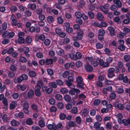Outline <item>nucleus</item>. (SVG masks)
I'll return each instance as SVG.
<instances>
[{
    "label": "nucleus",
    "instance_id": "obj_1",
    "mask_svg": "<svg viewBox=\"0 0 130 130\" xmlns=\"http://www.w3.org/2000/svg\"><path fill=\"white\" fill-rule=\"evenodd\" d=\"M76 82L77 84V87L82 89L85 88V84L83 83V79L81 76H78L76 78Z\"/></svg>",
    "mask_w": 130,
    "mask_h": 130
},
{
    "label": "nucleus",
    "instance_id": "obj_2",
    "mask_svg": "<svg viewBox=\"0 0 130 130\" xmlns=\"http://www.w3.org/2000/svg\"><path fill=\"white\" fill-rule=\"evenodd\" d=\"M34 91L31 89H30L28 90L27 94L26 93H24L23 96L25 99H31L34 96Z\"/></svg>",
    "mask_w": 130,
    "mask_h": 130
},
{
    "label": "nucleus",
    "instance_id": "obj_3",
    "mask_svg": "<svg viewBox=\"0 0 130 130\" xmlns=\"http://www.w3.org/2000/svg\"><path fill=\"white\" fill-rule=\"evenodd\" d=\"M109 5L106 4L104 5H101L99 7V9L102 12L105 14H107L109 11Z\"/></svg>",
    "mask_w": 130,
    "mask_h": 130
},
{
    "label": "nucleus",
    "instance_id": "obj_4",
    "mask_svg": "<svg viewBox=\"0 0 130 130\" xmlns=\"http://www.w3.org/2000/svg\"><path fill=\"white\" fill-rule=\"evenodd\" d=\"M115 69L113 68L109 69L108 70L107 75L109 78H111L115 76L114 73L115 71Z\"/></svg>",
    "mask_w": 130,
    "mask_h": 130
},
{
    "label": "nucleus",
    "instance_id": "obj_5",
    "mask_svg": "<svg viewBox=\"0 0 130 130\" xmlns=\"http://www.w3.org/2000/svg\"><path fill=\"white\" fill-rule=\"evenodd\" d=\"M28 78V76L26 74H23L17 78V82L19 83H21L23 80H27Z\"/></svg>",
    "mask_w": 130,
    "mask_h": 130
},
{
    "label": "nucleus",
    "instance_id": "obj_6",
    "mask_svg": "<svg viewBox=\"0 0 130 130\" xmlns=\"http://www.w3.org/2000/svg\"><path fill=\"white\" fill-rule=\"evenodd\" d=\"M56 52L57 54L60 56H63L64 55V51L59 47L56 48Z\"/></svg>",
    "mask_w": 130,
    "mask_h": 130
},
{
    "label": "nucleus",
    "instance_id": "obj_7",
    "mask_svg": "<svg viewBox=\"0 0 130 130\" xmlns=\"http://www.w3.org/2000/svg\"><path fill=\"white\" fill-rule=\"evenodd\" d=\"M107 62H104L102 59H100L99 60V65L104 68L107 67L109 66V64Z\"/></svg>",
    "mask_w": 130,
    "mask_h": 130
},
{
    "label": "nucleus",
    "instance_id": "obj_8",
    "mask_svg": "<svg viewBox=\"0 0 130 130\" xmlns=\"http://www.w3.org/2000/svg\"><path fill=\"white\" fill-rule=\"evenodd\" d=\"M80 92V91L79 90L75 88L69 91V93L70 94L72 95H75L76 93L78 94Z\"/></svg>",
    "mask_w": 130,
    "mask_h": 130
},
{
    "label": "nucleus",
    "instance_id": "obj_9",
    "mask_svg": "<svg viewBox=\"0 0 130 130\" xmlns=\"http://www.w3.org/2000/svg\"><path fill=\"white\" fill-rule=\"evenodd\" d=\"M85 70L88 72H91L93 70L92 67L87 63L85 65Z\"/></svg>",
    "mask_w": 130,
    "mask_h": 130
},
{
    "label": "nucleus",
    "instance_id": "obj_10",
    "mask_svg": "<svg viewBox=\"0 0 130 130\" xmlns=\"http://www.w3.org/2000/svg\"><path fill=\"white\" fill-rule=\"evenodd\" d=\"M27 87V86L25 84L19 85L17 86V88L19 90H21L24 91L26 89Z\"/></svg>",
    "mask_w": 130,
    "mask_h": 130
},
{
    "label": "nucleus",
    "instance_id": "obj_11",
    "mask_svg": "<svg viewBox=\"0 0 130 130\" xmlns=\"http://www.w3.org/2000/svg\"><path fill=\"white\" fill-rule=\"evenodd\" d=\"M116 118H117V120L119 123H122V119L123 118L122 115L121 113H118L116 115Z\"/></svg>",
    "mask_w": 130,
    "mask_h": 130
},
{
    "label": "nucleus",
    "instance_id": "obj_12",
    "mask_svg": "<svg viewBox=\"0 0 130 130\" xmlns=\"http://www.w3.org/2000/svg\"><path fill=\"white\" fill-rule=\"evenodd\" d=\"M11 24L14 26H15L17 23V21L15 19L14 15L12 14L11 16Z\"/></svg>",
    "mask_w": 130,
    "mask_h": 130
},
{
    "label": "nucleus",
    "instance_id": "obj_13",
    "mask_svg": "<svg viewBox=\"0 0 130 130\" xmlns=\"http://www.w3.org/2000/svg\"><path fill=\"white\" fill-rule=\"evenodd\" d=\"M36 5L35 4H30L28 5L27 7L32 10H35L36 8Z\"/></svg>",
    "mask_w": 130,
    "mask_h": 130
},
{
    "label": "nucleus",
    "instance_id": "obj_14",
    "mask_svg": "<svg viewBox=\"0 0 130 130\" xmlns=\"http://www.w3.org/2000/svg\"><path fill=\"white\" fill-rule=\"evenodd\" d=\"M96 17L97 19L100 21H102L103 20L104 17L101 13H98Z\"/></svg>",
    "mask_w": 130,
    "mask_h": 130
},
{
    "label": "nucleus",
    "instance_id": "obj_15",
    "mask_svg": "<svg viewBox=\"0 0 130 130\" xmlns=\"http://www.w3.org/2000/svg\"><path fill=\"white\" fill-rule=\"evenodd\" d=\"M39 125L41 127H44L45 126V123L43 118H41L38 122Z\"/></svg>",
    "mask_w": 130,
    "mask_h": 130
},
{
    "label": "nucleus",
    "instance_id": "obj_16",
    "mask_svg": "<svg viewBox=\"0 0 130 130\" xmlns=\"http://www.w3.org/2000/svg\"><path fill=\"white\" fill-rule=\"evenodd\" d=\"M113 1L114 3L116 4L118 7H121L122 3L120 0H113Z\"/></svg>",
    "mask_w": 130,
    "mask_h": 130
},
{
    "label": "nucleus",
    "instance_id": "obj_17",
    "mask_svg": "<svg viewBox=\"0 0 130 130\" xmlns=\"http://www.w3.org/2000/svg\"><path fill=\"white\" fill-rule=\"evenodd\" d=\"M75 124V122H74L72 121H70L68 123L67 128L68 129H70V127H72L74 126Z\"/></svg>",
    "mask_w": 130,
    "mask_h": 130
},
{
    "label": "nucleus",
    "instance_id": "obj_18",
    "mask_svg": "<svg viewBox=\"0 0 130 130\" xmlns=\"http://www.w3.org/2000/svg\"><path fill=\"white\" fill-rule=\"evenodd\" d=\"M11 125L13 126H18L19 124V122L14 119L12 120L11 121Z\"/></svg>",
    "mask_w": 130,
    "mask_h": 130
},
{
    "label": "nucleus",
    "instance_id": "obj_19",
    "mask_svg": "<svg viewBox=\"0 0 130 130\" xmlns=\"http://www.w3.org/2000/svg\"><path fill=\"white\" fill-rule=\"evenodd\" d=\"M82 57V55L81 53L79 52H77L75 54V60H76L77 59H80Z\"/></svg>",
    "mask_w": 130,
    "mask_h": 130
},
{
    "label": "nucleus",
    "instance_id": "obj_20",
    "mask_svg": "<svg viewBox=\"0 0 130 130\" xmlns=\"http://www.w3.org/2000/svg\"><path fill=\"white\" fill-rule=\"evenodd\" d=\"M130 119H124L122 120V123L125 125H127L129 124L130 123Z\"/></svg>",
    "mask_w": 130,
    "mask_h": 130
},
{
    "label": "nucleus",
    "instance_id": "obj_21",
    "mask_svg": "<svg viewBox=\"0 0 130 130\" xmlns=\"http://www.w3.org/2000/svg\"><path fill=\"white\" fill-rule=\"evenodd\" d=\"M48 84L49 86L52 88H56L57 87V85L55 82L50 83Z\"/></svg>",
    "mask_w": 130,
    "mask_h": 130
},
{
    "label": "nucleus",
    "instance_id": "obj_22",
    "mask_svg": "<svg viewBox=\"0 0 130 130\" xmlns=\"http://www.w3.org/2000/svg\"><path fill=\"white\" fill-rule=\"evenodd\" d=\"M69 72L67 71H65L62 74V76L64 78H67L69 76Z\"/></svg>",
    "mask_w": 130,
    "mask_h": 130
},
{
    "label": "nucleus",
    "instance_id": "obj_23",
    "mask_svg": "<svg viewBox=\"0 0 130 130\" xmlns=\"http://www.w3.org/2000/svg\"><path fill=\"white\" fill-rule=\"evenodd\" d=\"M35 12L37 14L39 15L42 14L43 10L41 8H38L35 10Z\"/></svg>",
    "mask_w": 130,
    "mask_h": 130
},
{
    "label": "nucleus",
    "instance_id": "obj_24",
    "mask_svg": "<svg viewBox=\"0 0 130 130\" xmlns=\"http://www.w3.org/2000/svg\"><path fill=\"white\" fill-rule=\"evenodd\" d=\"M75 14L76 17L77 18L80 19L83 16V15L79 11H77L75 13Z\"/></svg>",
    "mask_w": 130,
    "mask_h": 130
},
{
    "label": "nucleus",
    "instance_id": "obj_25",
    "mask_svg": "<svg viewBox=\"0 0 130 130\" xmlns=\"http://www.w3.org/2000/svg\"><path fill=\"white\" fill-rule=\"evenodd\" d=\"M16 105V103L15 101L12 102L10 104V109H14Z\"/></svg>",
    "mask_w": 130,
    "mask_h": 130
},
{
    "label": "nucleus",
    "instance_id": "obj_26",
    "mask_svg": "<svg viewBox=\"0 0 130 130\" xmlns=\"http://www.w3.org/2000/svg\"><path fill=\"white\" fill-rule=\"evenodd\" d=\"M113 20L115 22L118 23H121V22L120 19L118 17H114L113 18Z\"/></svg>",
    "mask_w": 130,
    "mask_h": 130
},
{
    "label": "nucleus",
    "instance_id": "obj_27",
    "mask_svg": "<svg viewBox=\"0 0 130 130\" xmlns=\"http://www.w3.org/2000/svg\"><path fill=\"white\" fill-rule=\"evenodd\" d=\"M108 29L109 30L111 35H113L114 33L115 29L111 26H110L108 28Z\"/></svg>",
    "mask_w": 130,
    "mask_h": 130
},
{
    "label": "nucleus",
    "instance_id": "obj_28",
    "mask_svg": "<svg viewBox=\"0 0 130 130\" xmlns=\"http://www.w3.org/2000/svg\"><path fill=\"white\" fill-rule=\"evenodd\" d=\"M2 119L4 122H6L8 121V118L7 115L6 114H4L2 117Z\"/></svg>",
    "mask_w": 130,
    "mask_h": 130
},
{
    "label": "nucleus",
    "instance_id": "obj_29",
    "mask_svg": "<svg viewBox=\"0 0 130 130\" xmlns=\"http://www.w3.org/2000/svg\"><path fill=\"white\" fill-rule=\"evenodd\" d=\"M64 99L66 101L69 102L71 100V98L69 95L66 94L64 96Z\"/></svg>",
    "mask_w": 130,
    "mask_h": 130
},
{
    "label": "nucleus",
    "instance_id": "obj_30",
    "mask_svg": "<svg viewBox=\"0 0 130 130\" xmlns=\"http://www.w3.org/2000/svg\"><path fill=\"white\" fill-rule=\"evenodd\" d=\"M47 20L48 23H51L54 21V19L53 17L51 16H49L48 17Z\"/></svg>",
    "mask_w": 130,
    "mask_h": 130
},
{
    "label": "nucleus",
    "instance_id": "obj_31",
    "mask_svg": "<svg viewBox=\"0 0 130 130\" xmlns=\"http://www.w3.org/2000/svg\"><path fill=\"white\" fill-rule=\"evenodd\" d=\"M55 128L56 129L58 130H59L60 129L62 128V125L61 123H59L56 126L55 125H54Z\"/></svg>",
    "mask_w": 130,
    "mask_h": 130
},
{
    "label": "nucleus",
    "instance_id": "obj_32",
    "mask_svg": "<svg viewBox=\"0 0 130 130\" xmlns=\"http://www.w3.org/2000/svg\"><path fill=\"white\" fill-rule=\"evenodd\" d=\"M24 13L25 16L29 17L31 16V12L28 10H27L25 11Z\"/></svg>",
    "mask_w": 130,
    "mask_h": 130
},
{
    "label": "nucleus",
    "instance_id": "obj_33",
    "mask_svg": "<svg viewBox=\"0 0 130 130\" xmlns=\"http://www.w3.org/2000/svg\"><path fill=\"white\" fill-rule=\"evenodd\" d=\"M29 75L31 77H35L36 75V73L34 71H29Z\"/></svg>",
    "mask_w": 130,
    "mask_h": 130
},
{
    "label": "nucleus",
    "instance_id": "obj_34",
    "mask_svg": "<svg viewBox=\"0 0 130 130\" xmlns=\"http://www.w3.org/2000/svg\"><path fill=\"white\" fill-rule=\"evenodd\" d=\"M110 8L111 10L114 11H117L118 9V7L115 5H113L111 6Z\"/></svg>",
    "mask_w": 130,
    "mask_h": 130
},
{
    "label": "nucleus",
    "instance_id": "obj_35",
    "mask_svg": "<svg viewBox=\"0 0 130 130\" xmlns=\"http://www.w3.org/2000/svg\"><path fill=\"white\" fill-rule=\"evenodd\" d=\"M26 123L28 125H31L32 124L33 122L31 119L28 118L26 120Z\"/></svg>",
    "mask_w": 130,
    "mask_h": 130
},
{
    "label": "nucleus",
    "instance_id": "obj_36",
    "mask_svg": "<svg viewBox=\"0 0 130 130\" xmlns=\"http://www.w3.org/2000/svg\"><path fill=\"white\" fill-rule=\"evenodd\" d=\"M45 63L46 64L51 65L53 63V60L51 59H46Z\"/></svg>",
    "mask_w": 130,
    "mask_h": 130
},
{
    "label": "nucleus",
    "instance_id": "obj_37",
    "mask_svg": "<svg viewBox=\"0 0 130 130\" xmlns=\"http://www.w3.org/2000/svg\"><path fill=\"white\" fill-rule=\"evenodd\" d=\"M32 41V38L31 37H28L25 39V41L27 43H30Z\"/></svg>",
    "mask_w": 130,
    "mask_h": 130
},
{
    "label": "nucleus",
    "instance_id": "obj_38",
    "mask_svg": "<svg viewBox=\"0 0 130 130\" xmlns=\"http://www.w3.org/2000/svg\"><path fill=\"white\" fill-rule=\"evenodd\" d=\"M75 121L77 124H80L82 121L81 118L79 116L76 117V118Z\"/></svg>",
    "mask_w": 130,
    "mask_h": 130
},
{
    "label": "nucleus",
    "instance_id": "obj_39",
    "mask_svg": "<svg viewBox=\"0 0 130 130\" xmlns=\"http://www.w3.org/2000/svg\"><path fill=\"white\" fill-rule=\"evenodd\" d=\"M8 75L9 78H12L15 76L14 73L12 71H9L8 73Z\"/></svg>",
    "mask_w": 130,
    "mask_h": 130
},
{
    "label": "nucleus",
    "instance_id": "obj_40",
    "mask_svg": "<svg viewBox=\"0 0 130 130\" xmlns=\"http://www.w3.org/2000/svg\"><path fill=\"white\" fill-rule=\"evenodd\" d=\"M88 15L90 19H93L94 17V15L93 13L91 11H89L88 12Z\"/></svg>",
    "mask_w": 130,
    "mask_h": 130
},
{
    "label": "nucleus",
    "instance_id": "obj_41",
    "mask_svg": "<svg viewBox=\"0 0 130 130\" xmlns=\"http://www.w3.org/2000/svg\"><path fill=\"white\" fill-rule=\"evenodd\" d=\"M19 60L22 62L25 63L27 62L26 59L24 57L21 56L19 58Z\"/></svg>",
    "mask_w": 130,
    "mask_h": 130
},
{
    "label": "nucleus",
    "instance_id": "obj_42",
    "mask_svg": "<svg viewBox=\"0 0 130 130\" xmlns=\"http://www.w3.org/2000/svg\"><path fill=\"white\" fill-rule=\"evenodd\" d=\"M101 123L98 122H96L94 124V128L97 129L99 128L100 126Z\"/></svg>",
    "mask_w": 130,
    "mask_h": 130
},
{
    "label": "nucleus",
    "instance_id": "obj_43",
    "mask_svg": "<svg viewBox=\"0 0 130 130\" xmlns=\"http://www.w3.org/2000/svg\"><path fill=\"white\" fill-rule=\"evenodd\" d=\"M123 59L125 61L127 62L130 59V56L129 55H125L124 56Z\"/></svg>",
    "mask_w": 130,
    "mask_h": 130
},
{
    "label": "nucleus",
    "instance_id": "obj_44",
    "mask_svg": "<svg viewBox=\"0 0 130 130\" xmlns=\"http://www.w3.org/2000/svg\"><path fill=\"white\" fill-rule=\"evenodd\" d=\"M55 98L57 100L61 101L62 99V96L60 94H57L55 96Z\"/></svg>",
    "mask_w": 130,
    "mask_h": 130
},
{
    "label": "nucleus",
    "instance_id": "obj_45",
    "mask_svg": "<svg viewBox=\"0 0 130 130\" xmlns=\"http://www.w3.org/2000/svg\"><path fill=\"white\" fill-rule=\"evenodd\" d=\"M82 63L80 61H77L76 63V66L78 68L81 67L82 66Z\"/></svg>",
    "mask_w": 130,
    "mask_h": 130
},
{
    "label": "nucleus",
    "instance_id": "obj_46",
    "mask_svg": "<svg viewBox=\"0 0 130 130\" xmlns=\"http://www.w3.org/2000/svg\"><path fill=\"white\" fill-rule=\"evenodd\" d=\"M85 59L87 61H89L91 63L94 60L93 58L91 57H87L85 58Z\"/></svg>",
    "mask_w": 130,
    "mask_h": 130
},
{
    "label": "nucleus",
    "instance_id": "obj_47",
    "mask_svg": "<svg viewBox=\"0 0 130 130\" xmlns=\"http://www.w3.org/2000/svg\"><path fill=\"white\" fill-rule=\"evenodd\" d=\"M47 127L48 129H53V130H56L55 128L54 125H53L51 124H48L47 126Z\"/></svg>",
    "mask_w": 130,
    "mask_h": 130
},
{
    "label": "nucleus",
    "instance_id": "obj_48",
    "mask_svg": "<svg viewBox=\"0 0 130 130\" xmlns=\"http://www.w3.org/2000/svg\"><path fill=\"white\" fill-rule=\"evenodd\" d=\"M123 90L122 88H118L116 89V92L118 93H123Z\"/></svg>",
    "mask_w": 130,
    "mask_h": 130
},
{
    "label": "nucleus",
    "instance_id": "obj_49",
    "mask_svg": "<svg viewBox=\"0 0 130 130\" xmlns=\"http://www.w3.org/2000/svg\"><path fill=\"white\" fill-rule=\"evenodd\" d=\"M99 35L103 36L105 34L104 31L102 29H100L99 30Z\"/></svg>",
    "mask_w": 130,
    "mask_h": 130
},
{
    "label": "nucleus",
    "instance_id": "obj_50",
    "mask_svg": "<svg viewBox=\"0 0 130 130\" xmlns=\"http://www.w3.org/2000/svg\"><path fill=\"white\" fill-rule=\"evenodd\" d=\"M47 71L48 74L50 76L52 75L54 73L53 71L51 69H47Z\"/></svg>",
    "mask_w": 130,
    "mask_h": 130
},
{
    "label": "nucleus",
    "instance_id": "obj_51",
    "mask_svg": "<svg viewBox=\"0 0 130 130\" xmlns=\"http://www.w3.org/2000/svg\"><path fill=\"white\" fill-rule=\"evenodd\" d=\"M68 90L65 88H62L60 90V91L62 94L67 93L68 92Z\"/></svg>",
    "mask_w": 130,
    "mask_h": 130
},
{
    "label": "nucleus",
    "instance_id": "obj_52",
    "mask_svg": "<svg viewBox=\"0 0 130 130\" xmlns=\"http://www.w3.org/2000/svg\"><path fill=\"white\" fill-rule=\"evenodd\" d=\"M101 102V101L99 99H95L94 101V104L95 105H98Z\"/></svg>",
    "mask_w": 130,
    "mask_h": 130
},
{
    "label": "nucleus",
    "instance_id": "obj_53",
    "mask_svg": "<svg viewBox=\"0 0 130 130\" xmlns=\"http://www.w3.org/2000/svg\"><path fill=\"white\" fill-rule=\"evenodd\" d=\"M56 82L57 84L59 85H62L64 83L60 79L57 80Z\"/></svg>",
    "mask_w": 130,
    "mask_h": 130
},
{
    "label": "nucleus",
    "instance_id": "obj_54",
    "mask_svg": "<svg viewBox=\"0 0 130 130\" xmlns=\"http://www.w3.org/2000/svg\"><path fill=\"white\" fill-rule=\"evenodd\" d=\"M38 18L40 20L44 21L45 19V15L43 14L39 15Z\"/></svg>",
    "mask_w": 130,
    "mask_h": 130
},
{
    "label": "nucleus",
    "instance_id": "obj_55",
    "mask_svg": "<svg viewBox=\"0 0 130 130\" xmlns=\"http://www.w3.org/2000/svg\"><path fill=\"white\" fill-rule=\"evenodd\" d=\"M7 53L10 54L12 53L14 51V49L12 47H10L9 49L7 48Z\"/></svg>",
    "mask_w": 130,
    "mask_h": 130
},
{
    "label": "nucleus",
    "instance_id": "obj_56",
    "mask_svg": "<svg viewBox=\"0 0 130 130\" xmlns=\"http://www.w3.org/2000/svg\"><path fill=\"white\" fill-rule=\"evenodd\" d=\"M50 43V41L48 39H46L44 41V43L46 46L49 45Z\"/></svg>",
    "mask_w": 130,
    "mask_h": 130
},
{
    "label": "nucleus",
    "instance_id": "obj_57",
    "mask_svg": "<svg viewBox=\"0 0 130 130\" xmlns=\"http://www.w3.org/2000/svg\"><path fill=\"white\" fill-rule=\"evenodd\" d=\"M29 107H24L23 108V110L24 113L28 114L29 113V110L28 109Z\"/></svg>",
    "mask_w": 130,
    "mask_h": 130
},
{
    "label": "nucleus",
    "instance_id": "obj_58",
    "mask_svg": "<svg viewBox=\"0 0 130 130\" xmlns=\"http://www.w3.org/2000/svg\"><path fill=\"white\" fill-rule=\"evenodd\" d=\"M45 92L46 93L48 94H51L53 91V89L52 88L50 87L48 88H47Z\"/></svg>",
    "mask_w": 130,
    "mask_h": 130
},
{
    "label": "nucleus",
    "instance_id": "obj_59",
    "mask_svg": "<svg viewBox=\"0 0 130 130\" xmlns=\"http://www.w3.org/2000/svg\"><path fill=\"white\" fill-rule=\"evenodd\" d=\"M57 106L59 108L61 109L64 106V105L63 103L61 102H59L57 104Z\"/></svg>",
    "mask_w": 130,
    "mask_h": 130
},
{
    "label": "nucleus",
    "instance_id": "obj_60",
    "mask_svg": "<svg viewBox=\"0 0 130 130\" xmlns=\"http://www.w3.org/2000/svg\"><path fill=\"white\" fill-rule=\"evenodd\" d=\"M59 117L61 119L64 120L66 118V115L63 113H61Z\"/></svg>",
    "mask_w": 130,
    "mask_h": 130
},
{
    "label": "nucleus",
    "instance_id": "obj_61",
    "mask_svg": "<svg viewBox=\"0 0 130 130\" xmlns=\"http://www.w3.org/2000/svg\"><path fill=\"white\" fill-rule=\"evenodd\" d=\"M118 49L121 51H124L125 48V47L123 45H120L118 47Z\"/></svg>",
    "mask_w": 130,
    "mask_h": 130
},
{
    "label": "nucleus",
    "instance_id": "obj_62",
    "mask_svg": "<svg viewBox=\"0 0 130 130\" xmlns=\"http://www.w3.org/2000/svg\"><path fill=\"white\" fill-rule=\"evenodd\" d=\"M109 97L111 99H114L116 97V94L115 93H111L109 95Z\"/></svg>",
    "mask_w": 130,
    "mask_h": 130
},
{
    "label": "nucleus",
    "instance_id": "obj_63",
    "mask_svg": "<svg viewBox=\"0 0 130 130\" xmlns=\"http://www.w3.org/2000/svg\"><path fill=\"white\" fill-rule=\"evenodd\" d=\"M96 85L98 87H101L103 86L102 83L100 81H98L96 82Z\"/></svg>",
    "mask_w": 130,
    "mask_h": 130
},
{
    "label": "nucleus",
    "instance_id": "obj_64",
    "mask_svg": "<svg viewBox=\"0 0 130 130\" xmlns=\"http://www.w3.org/2000/svg\"><path fill=\"white\" fill-rule=\"evenodd\" d=\"M48 102L49 104L52 105L54 104L55 103V100L53 98H51L49 99Z\"/></svg>",
    "mask_w": 130,
    "mask_h": 130
}]
</instances>
